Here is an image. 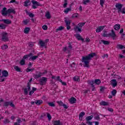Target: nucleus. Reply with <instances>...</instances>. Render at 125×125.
<instances>
[{
    "instance_id": "f257e3e1",
    "label": "nucleus",
    "mask_w": 125,
    "mask_h": 125,
    "mask_svg": "<svg viewBox=\"0 0 125 125\" xmlns=\"http://www.w3.org/2000/svg\"><path fill=\"white\" fill-rule=\"evenodd\" d=\"M96 53L92 52L87 56H84L82 57V62L84 63L83 67L89 68V61L93 58L94 56H97Z\"/></svg>"
},
{
    "instance_id": "f03ea898",
    "label": "nucleus",
    "mask_w": 125,
    "mask_h": 125,
    "mask_svg": "<svg viewBox=\"0 0 125 125\" xmlns=\"http://www.w3.org/2000/svg\"><path fill=\"white\" fill-rule=\"evenodd\" d=\"M7 10V8L6 7H4L3 9H2V15L3 16H6L7 14H10V13H13V14H15L16 13V11H14V9L13 8L8 9Z\"/></svg>"
},
{
    "instance_id": "7ed1b4c3",
    "label": "nucleus",
    "mask_w": 125,
    "mask_h": 125,
    "mask_svg": "<svg viewBox=\"0 0 125 125\" xmlns=\"http://www.w3.org/2000/svg\"><path fill=\"white\" fill-rule=\"evenodd\" d=\"M33 56V53H30L29 54L25 55L23 57V58L21 60L20 62V64L21 65V66H23V65H25V60L28 59L29 57H30V56Z\"/></svg>"
},
{
    "instance_id": "20e7f679",
    "label": "nucleus",
    "mask_w": 125,
    "mask_h": 125,
    "mask_svg": "<svg viewBox=\"0 0 125 125\" xmlns=\"http://www.w3.org/2000/svg\"><path fill=\"white\" fill-rule=\"evenodd\" d=\"M32 81H33V78H31L29 80V82L27 83V88H25L24 89V92L25 95H27V94H28V91H30L31 90V83L32 82Z\"/></svg>"
},
{
    "instance_id": "39448f33",
    "label": "nucleus",
    "mask_w": 125,
    "mask_h": 125,
    "mask_svg": "<svg viewBox=\"0 0 125 125\" xmlns=\"http://www.w3.org/2000/svg\"><path fill=\"white\" fill-rule=\"evenodd\" d=\"M1 40L3 42H8V41H9V39H8V33L6 32H2Z\"/></svg>"
},
{
    "instance_id": "423d86ee",
    "label": "nucleus",
    "mask_w": 125,
    "mask_h": 125,
    "mask_svg": "<svg viewBox=\"0 0 125 125\" xmlns=\"http://www.w3.org/2000/svg\"><path fill=\"white\" fill-rule=\"evenodd\" d=\"M2 106L5 108H7L8 106H11V107H12L13 108L15 107V105L13 104V103L11 102H5L3 103Z\"/></svg>"
},
{
    "instance_id": "0eeeda50",
    "label": "nucleus",
    "mask_w": 125,
    "mask_h": 125,
    "mask_svg": "<svg viewBox=\"0 0 125 125\" xmlns=\"http://www.w3.org/2000/svg\"><path fill=\"white\" fill-rule=\"evenodd\" d=\"M31 2L33 4L32 8L33 9H36V8H37V6H42V4H41L40 2H38V1L35 0H32Z\"/></svg>"
},
{
    "instance_id": "6e6552de",
    "label": "nucleus",
    "mask_w": 125,
    "mask_h": 125,
    "mask_svg": "<svg viewBox=\"0 0 125 125\" xmlns=\"http://www.w3.org/2000/svg\"><path fill=\"white\" fill-rule=\"evenodd\" d=\"M39 82L41 85H44L46 84V82H47V78L42 77V79L39 80Z\"/></svg>"
},
{
    "instance_id": "1a4fd4ad",
    "label": "nucleus",
    "mask_w": 125,
    "mask_h": 125,
    "mask_svg": "<svg viewBox=\"0 0 125 125\" xmlns=\"http://www.w3.org/2000/svg\"><path fill=\"white\" fill-rule=\"evenodd\" d=\"M88 83H89V84H94V83H96V84H100L101 83V81L100 79H96L95 81H88Z\"/></svg>"
},
{
    "instance_id": "9d476101",
    "label": "nucleus",
    "mask_w": 125,
    "mask_h": 125,
    "mask_svg": "<svg viewBox=\"0 0 125 125\" xmlns=\"http://www.w3.org/2000/svg\"><path fill=\"white\" fill-rule=\"evenodd\" d=\"M115 7L118 10V13H120L122 10V8H123V4L120 3H117L115 5Z\"/></svg>"
},
{
    "instance_id": "9b49d317",
    "label": "nucleus",
    "mask_w": 125,
    "mask_h": 125,
    "mask_svg": "<svg viewBox=\"0 0 125 125\" xmlns=\"http://www.w3.org/2000/svg\"><path fill=\"white\" fill-rule=\"evenodd\" d=\"M74 37L78 40V41H82L83 42H84V39L82 37L81 35L79 34H77L74 35Z\"/></svg>"
},
{
    "instance_id": "f8f14e48",
    "label": "nucleus",
    "mask_w": 125,
    "mask_h": 125,
    "mask_svg": "<svg viewBox=\"0 0 125 125\" xmlns=\"http://www.w3.org/2000/svg\"><path fill=\"white\" fill-rule=\"evenodd\" d=\"M110 83L112 86V87H116V86L118 85V82H117V80L116 79H112L110 81Z\"/></svg>"
},
{
    "instance_id": "ddd939ff",
    "label": "nucleus",
    "mask_w": 125,
    "mask_h": 125,
    "mask_svg": "<svg viewBox=\"0 0 125 125\" xmlns=\"http://www.w3.org/2000/svg\"><path fill=\"white\" fill-rule=\"evenodd\" d=\"M112 33H109V36L111 37L113 40H116V33H115V31H114V29L111 30Z\"/></svg>"
},
{
    "instance_id": "4468645a",
    "label": "nucleus",
    "mask_w": 125,
    "mask_h": 125,
    "mask_svg": "<svg viewBox=\"0 0 125 125\" xmlns=\"http://www.w3.org/2000/svg\"><path fill=\"white\" fill-rule=\"evenodd\" d=\"M104 28H105V26H99L97 28L96 30V33H100V32H101L102 31H103V30L104 29Z\"/></svg>"
},
{
    "instance_id": "2eb2a0df",
    "label": "nucleus",
    "mask_w": 125,
    "mask_h": 125,
    "mask_svg": "<svg viewBox=\"0 0 125 125\" xmlns=\"http://www.w3.org/2000/svg\"><path fill=\"white\" fill-rule=\"evenodd\" d=\"M33 55H34V54H32V56L29 57L30 58L29 60H32V61H34V60H36V59H37V58H38L39 56H40V54H38L37 56H33Z\"/></svg>"
},
{
    "instance_id": "dca6fc26",
    "label": "nucleus",
    "mask_w": 125,
    "mask_h": 125,
    "mask_svg": "<svg viewBox=\"0 0 125 125\" xmlns=\"http://www.w3.org/2000/svg\"><path fill=\"white\" fill-rule=\"evenodd\" d=\"M71 104H75L77 102V99L74 97H71L69 100Z\"/></svg>"
},
{
    "instance_id": "f3484780",
    "label": "nucleus",
    "mask_w": 125,
    "mask_h": 125,
    "mask_svg": "<svg viewBox=\"0 0 125 125\" xmlns=\"http://www.w3.org/2000/svg\"><path fill=\"white\" fill-rule=\"evenodd\" d=\"M75 32H79V33H82V28L79 27V26L76 25L74 28Z\"/></svg>"
},
{
    "instance_id": "a211bd4d",
    "label": "nucleus",
    "mask_w": 125,
    "mask_h": 125,
    "mask_svg": "<svg viewBox=\"0 0 125 125\" xmlns=\"http://www.w3.org/2000/svg\"><path fill=\"white\" fill-rule=\"evenodd\" d=\"M100 105H101V106H109V103L102 101L100 102Z\"/></svg>"
},
{
    "instance_id": "6ab92c4d",
    "label": "nucleus",
    "mask_w": 125,
    "mask_h": 125,
    "mask_svg": "<svg viewBox=\"0 0 125 125\" xmlns=\"http://www.w3.org/2000/svg\"><path fill=\"white\" fill-rule=\"evenodd\" d=\"M1 73L2 76L4 77L5 78L8 77V72L7 70H2Z\"/></svg>"
},
{
    "instance_id": "aec40b11",
    "label": "nucleus",
    "mask_w": 125,
    "mask_h": 125,
    "mask_svg": "<svg viewBox=\"0 0 125 125\" xmlns=\"http://www.w3.org/2000/svg\"><path fill=\"white\" fill-rule=\"evenodd\" d=\"M65 20H64V22L66 24V26H68V25H71V22L72 21L71 20H67L68 19V18H64Z\"/></svg>"
},
{
    "instance_id": "412c9836",
    "label": "nucleus",
    "mask_w": 125,
    "mask_h": 125,
    "mask_svg": "<svg viewBox=\"0 0 125 125\" xmlns=\"http://www.w3.org/2000/svg\"><path fill=\"white\" fill-rule=\"evenodd\" d=\"M85 115V113L84 112H82L79 114V120L80 121H83V116Z\"/></svg>"
},
{
    "instance_id": "4be33fe9",
    "label": "nucleus",
    "mask_w": 125,
    "mask_h": 125,
    "mask_svg": "<svg viewBox=\"0 0 125 125\" xmlns=\"http://www.w3.org/2000/svg\"><path fill=\"white\" fill-rule=\"evenodd\" d=\"M3 22L4 23V24H6L7 25H9L11 24V23H12V21H11L8 19H6V20L4 19Z\"/></svg>"
},
{
    "instance_id": "5701e85b",
    "label": "nucleus",
    "mask_w": 125,
    "mask_h": 125,
    "mask_svg": "<svg viewBox=\"0 0 125 125\" xmlns=\"http://www.w3.org/2000/svg\"><path fill=\"white\" fill-rule=\"evenodd\" d=\"M39 44H40L42 47H43V46H46L47 43L42 41L41 40L39 41Z\"/></svg>"
},
{
    "instance_id": "b1692460",
    "label": "nucleus",
    "mask_w": 125,
    "mask_h": 125,
    "mask_svg": "<svg viewBox=\"0 0 125 125\" xmlns=\"http://www.w3.org/2000/svg\"><path fill=\"white\" fill-rule=\"evenodd\" d=\"M70 4L69 8H66V9L64 10V13L67 14L69 12V11H72V6Z\"/></svg>"
},
{
    "instance_id": "393cba45",
    "label": "nucleus",
    "mask_w": 125,
    "mask_h": 125,
    "mask_svg": "<svg viewBox=\"0 0 125 125\" xmlns=\"http://www.w3.org/2000/svg\"><path fill=\"white\" fill-rule=\"evenodd\" d=\"M103 32L104 33L102 35V37H104V38H108L110 37V35H109V34H107V31L106 30H104Z\"/></svg>"
},
{
    "instance_id": "a878e982",
    "label": "nucleus",
    "mask_w": 125,
    "mask_h": 125,
    "mask_svg": "<svg viewBox=\"0 0 125 125\" xmlns=\"http://www.w3.org/2000/svg\"><path fill=\"white\" fill-rule=\"evenodd\" d=\"M35 103L36 104V105H37V106H39L41 105V104H42V100H36L35 101Z\"/></svg>"
},
{
    "instance_id": "bb28decb",
    "label": "nucleus",
    "mask_w": 125,
    "mask_h": 125,
    "mask_svg": "<svg viewBox=\"0 0 125 125\" xmlns=\"http://www.w3.org/2000/svg\"><path fill=\"white\" fill-rule=\"evenodd\" d=\"M24 6H28V5L31 4V1L30 0H26L24 2Z\"/></svg>"
},
{
    "instance_id": "cd10ccee",
    "label": "nucleus",
    "mask_w": 125,
    "mask_h": 125,
    "mask_svg": "<svg viewBox=\"0 0 125 125\" xmlns=\"http://www.w3.org/2000/svg\"><path fill=\"white\" fill-rule=\"evenodd\" d=\"M114 29L116 31L120 30V29H121V25H120L119 24H115L114 26Z\"/></svg>"
},
{
    "instance_id": "c85d7f7f",
    "label": "nucleus",
    "mask_w": 125,
    "mask_h": 125,
    "mask_svg": "<svg viewBox=\"0 0 125 125\" xmlns=\"http://www.w3.org/2000/svg\"><path fill=\"white\" fill-rule=\"evenodd\" d=\"M93 119V115H90L86 117L85 120L86 122H90L89 121H91Z\"/></svg>"
},
{
    "instance_id": "c756f323",
    "label": "nucleus",
    "mask_w": 125,
    "mask_h": 125,
    "mask_svg": "<svg viewBox=\"0 0 125 125\" xmlns=\"http://www.w3.org/2000/svg\"><path fill=\"white\" fill-rule=\"evenodd\" d=\"M41 76H42V72H39V74L38 75L35 74L33 75L34 78L36 80L37 79H39V78H41Z\"/></svg>"
},
{
    "instance_id": "7c9ffc66",
    "label": "nucleus",
    "mask_w": 125,
    "mask_h": 125,
    "mask_svg": "<svg viewBox=\"0 0 125 125\" xmlns=\"http://www.w3.org/2000/svg\"><path fill=\"white\" fill-rule=\"evenodd\" d=\"M31 29L29 27H25L24 30V34H29Z\"/></svg>"
},
{
    "instance_id": "2f4dec72",
    "label": "nucleus",
    "mask_w": 125,
    "mask_h": 125,
    "mask_svg": "<svg viewBox=\"0 0 125 125\" xmlns=\"http://www.w3.org/2000/svg\"><path fill=\"white\" fill-rule=\"evenodd\" d=\"M101 42H103L104 44L108 45V44H110V42L108 41H105V40H101Z\"/></svg>"
},
{
    "instance_id": "473e14b6",
    "label": "nucleus",
    "mask_w": 125,
    "mask_h": 125,
    "mask_svg": "<svg viewBox=\"0 0 125 125\" xmlns=\"http://www.w3.org/2000/svg\"><path fill=\"white\" fill-rule=\"evenodd\" d=\"M85 24V22H80L79 23L77 26H78V27L79 28H80L81 29H82V28H83V26H84Z\"/></svg>"
},
{
    "instance_id": "72a5a7b5",
    "label": "nucleus",
    "mask_w": 125,
    "mask_h": 125,
    "mask_svg": "<svg viewBox=\"0 0 125 125\" xmlns=\"http://www.w3.org/2000/svg\"><path fill=\"white\" fill-rule=\"evenodd\" d=\"M73 81H74V82H80V77L75 76L74 77H73Z\"/></svg>"
},
{
    "instance_id": "f704fd0d",
    "label": "nucleus",
    "mask_w": 125,
    "mask_h": 125,
    "mask_svg": "<svg viewBox=\"0 0 125 125\" xmlns=\"http://www.w3.org/2000/svg\"><path fill=\"white\" fill-rule=\"evenodd\" d=\"M45 16L46 17L47 19H50L51 18V17L50 16V13H49V12H47Z\"/></svg>"
},
{
    "instance_id": "c9c22d12",
    "label": "nucleus",
    "mask_w": 125,
    "mask_h": 125,
    "mask_svg": "<svg viewBox=\"0 0 125 125\" xmlns=\"http://www.w3.org/2000/svg\"><path fill=\"white\" fill-rule=\"evenodd\" d=\"M64 29H65V27L61 26L58 27V28H57L56 30V32H58V31H62V30H64Z\"/></svg>"
},
{
    "instance_id": "e433bc0d",
    "label": "nucleus",
    "mask_w": 125,
    "mask_h": 125,
    "mask_svg": "<svg viewBox=\"0 0 125 125\" xmlns=\"http://www.w3.org/2000/svg\"><path fill=\"white\" fill-rule=\"evenodd\" d=\"M14 68L15 69V70H16V71H17V72H21V68L19 67L18 66H15L14 67Z\"/></svg>"
},
{
    "instance_id": "4c0bfd02",
    "label": "nucleus",
    "mask_w": 125,
    "mask_h": 125,
    "mask_svg": "<svg viewBox=\"0 0 125 125\" xmlns=\"http://www.w3.org/2000/svg\"><path fill=\"white\" fill-rule=\"evenodd\" d=\"M3 122L4 124V125H6L7 124H9V123H10V121H9V120L8 119H5V120H3Z\"/></svg>"
},
{
    "instance_id": "58836bf2",
    "label": "nucleus",
    "mask_w": 125,
    "mask_h": 125,
    "mask_svg": "<svg viewBox=\"0 0 125 125\" xmlns=\"http://www.w3.org/2000/svg\"><path fill=\"white\" fill-rule=\"evenodd\" d=\"M111 94L113 96H115L116 94H117V90L116 89H113L112 91H111Z\"/></svg>"
},
{
    "instance_id": "ea45409f",
    "label": "nucleus",
    "mask_w": 125,
    "mask_h": 125,
    "mask_svg": "<svg viewBox=\"0 0 125 125\" xmlns=\"http://www.w3.org/2000/svg\"><path fill=\"white\" fill-rule=\"evenodd\" d=\"M82 2L83 4H87L90 2V0H83Z\"/></svg>"
},
{
    "instance_id": "a19ab883",
    "label": "nucleus",
    "mask_w": 125,
    "mask_h": 125,
    "mask_svg": "<svg viewBox=\"0 0 125 125\" xmlns=\"http://www.w3.org/2000/svg\"><path fill=\"white\" fill-rule=\"evenodd\" d=\"M34 70H35V68L30 69V67H28L26 69V71L27 73H29V72H33L34 71Z\"/></svg>"
},
{
    "instance_id": "79ce46f5",
    "label": "nucleus",
    "mask_w": 125,
    "mask_h": 125,
    "mask_svg": "<svg viewBox=\"0 0 125 125\" xmlns=\"http://www.w3.org/2000/svg\"><path fill=\"white\" fill-rule=\"evenodd\" d=\"M48 105L51 107H55V104L53 102L48 103Z\"/></svg>"
},
{
    "instance_id": "37998d69",
    "label": "nucleus",
    "mask_w": 125,
    "mask_h": 125,
    "mask_svg": "<svg viewBox=\"0 0 125 125\" xmlns=\"http://www.w3.org/2000/svg\"><path fill=\"white\" fill-rule=\"evenodd\" d=\"M6 28V25L4 24H0V29H5Z\"/></svg>"
},
{
    "instance_id": "c03bdc74",
    "label": "nucleus",
    "mask_w": 125,
    "mask_h": 125,
    "mask_svg": "<svg viewBox=\"0 0 125 125\" xmlns=\"http://www.w3.org/2000/svg\"><path fill=\"white\" fill-rule=\"evenodd\" d=\"M118 48H119L120 49H123V48H125V46L122 45V44H118L117 45Z\"/></svg>"
},
{
    "instance_id": "a18cd8bd",
    "label": "nucleus",
    "mask_w": 125,
    "mask_h": 125,
    "mask_svg": "<svg viewBox=\"0 0 125 125\" xmlns=\"http://www.w3.org/2000/svg\"><path fill=\"white\" fill-rule=\"evenodd\" d=\"M1 48L2 49V50H4L7 49V48H8V46H7V45H4L3 46H1Z\"/></svg>"
},
{
    "instance_id": "49530a36",
    "label": "nucleus",
    "mask_w": 125,
    "mask_h": 125,
    "mask_svg": "<svg viewBox=\"0 0 125 125\" xmlns=\"http://www.w3.org/2000/svg\"><path fill=\"white\" fill-rule=\"evenodd\" d=\"M47 117L48 118V121H50L52 118L50 114H49V113H47Z\"/></svg>"
},
{
    "instance_id": "de8ad7c7",
    "label": "nucleus",
    "mask_w": 125,
    "mask_h": 125,
    "mask_svg": "<svg viewBox=\"0 0 125 125\" xmlns=\"http://www.w3.org/2000/svg\"><path fill=\"white\" fill-rule=\"evenodd\" d=\"M104 2H105V0H100V3L102 7H103V5L104 4Z\"/></svg>"
},
{
    "instance_id": "09e8293b",
    "label": "nucleus",
    "mask_w": 125,
    "mask_h": 125,
    "mask_svg": "<svg viewBox=\"0 0 125 125\" xmlns=\"http://www.w3.org/2000/svg\"><path fill=\"white\" fill-rule=\"evenodd\" d=\"M23 22L24 25H28V23L29 22H30V20L26 19L25 20H24Z\"/></svg>"
},
{
    "instance_id": "8fccbe9b",
    "label": "nucleus",
    "mask_w": 125,
    "mask_h": 125,
    "mask_svg": "<svg viewBox=\"0 0 125 125\" xmlns=\"http://www.w3.org/2000/svg\"><path fill=\"white\" fill-rule=\"evenodd\" d=\"M4 80H5L4 76H3V75H2L0 77V82H4Z\"/></svg>"
},
{
    "instance_id": "3c124183",
    "label": "nucleus",
    "mask_w": 125,
    "mask_h": 125,
    "mask_svg": "<svg viewBox=\"0 0 125 125\" xmlns=\"http://www.w3.org/2000/svg\"><path fill=\"white\" fill-rule=\"evenodd\" d=\"M106 88L104 87V86H101L100 87V91H104V89H105Z\"/></svg>"
},
{
    "instance_id": "603ef678",
    "label": "nucleus",
    "mask_w": 125,
    "mask_h": 125,
    "mask_svg": "<svg viewBox=\"0 0 125 125\" xmlns=\"http://www.w3.org/2000/svg\"><path fill=\"white\" fill-rule=\"evenodd\" d=\"M57 103H58V104H59L60 106H63L64 104L63 102H62V101H61L57 102Z\"/></svg>"
},
{
    "instance_id": "864d4df0",
    "label": "nucleus",
    "mask_w": 125,
    "mask_h": 125,
    "mask_svg": "<svg viewBox=\"0 0 125 125\" xmlns=\"http://www.w3.org/2000/svg\"><path fill=\"white\" fill-rule=\"evenodd\" d=\"M114 78H115V79H118V80H120V79H121V77L117 75H114Z\"/></svg>"
},
{
    "instance_id": "5fc2aeb1",
    "label": "nucleus",
    "mask_w": 125,
    "mask_h": 125,
    "mask_svg": "<svg viewBox=\"0 0 125 125\" xmlns=\"http://www.w3.org/2000/svg\"><path fill=\"white\" fill-rule=\"evenodd\" d=\"M28 46L30 47H33L34 46V43L33 42H30L28 43Z\"/></svg>"
},
{
    "instance_id": "6e6d98bb",
    "label": "nucleus",
    "mask_w": 125,
    "mask_h": 125,
    "mask_svg": "<svg viewBox=\"0 0 125 125\" xmlns=\"http://www.w3.org/2000/svg\"><path fill=\"white\" fill-rule=\"evenodd\" d=\"M64 3L63 4V7L64 8H65V7H67V5H68V3H67V0H64Z\"/></svg>"
},
{
    "instance_id": "4d7b16f0",
    "label": "nucleus",
    "mask_w": 125,
    "mask_h": 125,
    "mask_svg": "<svg viewBox=\"0 0 125 125\" xmlns=\"http://www.w3.org/2000/svg\"><path fill=\"white\" fill-rule=\"evenodd\" d=\"M78 13H75L72 15V18H77L78 17Z\"/></svg>"
},
{
    "instance_id": "13d9d810",
    "label": "nucleus",
    "mask_w": 125,
    "mask_h": 125,
    "mask_svg": "<svg viewBox=\"0 0 125 125\" xmlns=\"http://www.w3.org/2000/svg\"><path fill=\"white\" fill-rule=\"evenodd\" d=\"M28 15H29V17H31V18H33V17H35V15H34L32 13H28Z\"/></svg>"
},
{
    "instance_id": "bf43d9fd",
    "label": "nucleus",
    "mask_w": 125,
    "mask_h": 125,
    "mask_svg": "<svg viewBox=\"0 0 125 125\" xmlns=\"http://www.w3.org/2000/svg\"><path fill=\"white\" fill-rule=\"evenodd\" d=\"M122 14H125V8H123L122 9H121V11H120Z\"/></svg>"
},
{
    "instance_id": "052dcab7",
    "label": "nucleus",
    "mask_w": 125,
    "mask_h": 125,
    "mask_svg": "<svg viewBox=\"0 0 125 125\" xmlns=\"http://www.w3.org/2000/svg\"><path fill=\"white\" fill-rule=\"evenodd\" d=\"M42 28L43 30H44L45 31L46 30H47V25H44L42 26Z\"/></svg>"
},
{
    "instance_id": "680f3d73",
    "label": "nucleus",
    "mask_w": 125,
    "mask_h": 125,
    "mask_svg": "<svg viewBox=\"0 0 125 125\" xmlns=\"http://www.w3.org/2000/svg\"><path fill=\"white\" fill-rule=\"evenodd\" d=\"M94 119H95V120L99 121V120H100V117H99V115H98L97 116H95Z\"/></svg>"
},
{
    "instance_id": "e2e57ef3",
    "label": "nucleus",
    "mask_w": 125,
    "mask_h": 125,
    "mask_svg": "<svg viewBox=\"0 0 125 125\" xmlns=\"http://www.w3.org/2000/svg\"><path fill=\"white\" fill-rule=\"evenodd\" d=\"M107 110L108 111H109V112H114V109H113V108L111 107H108Z\"/></svg>"
},
{
    "instance_id": "0e129e2a",
    "label": "nucleus",
    "mask_w": 125,
    "mask_h": 125,
    "mask_svg": "<svg viewBox=\"0 0 125 125\" xmlns=\"http://www.w3.org/2000/svg\"><path fill=\"white\" fill-rule=\"evenodd\" d=\"M93 123V122H90V121H87V122H86V124H87V125H92Z\"/></svg>"
},
{
    "instance_id": "69168bd1",
    "label": "nucleus",
    "mask_w": 125,
    "mask_h": 125,
    "mask_svg": "<svg viewBox=\"0 0 125 125\" xmlns=\"http://www.w3.org/2000/svg\"><path fill=\"white\" fill-rule=\"evenodd\" d=\"M66 50L67 51H68V52H70V50L69 49L67 48V47H64L63 49V51H66Z\"/></svg>"
},
{
    "instance_id": "338daca9",
    "label": "nucleus",
    "mask_w": 125,
    "mask_h": 125,
    "mask_svg": "<svg viewBox=\"0 0 125 125\" xmlns=\"http://www.w3.org/2000/svg\"><path fill=\"white\" fill-rule=\"evenodd\" d=\"M57 81H59V82H60V83H62V80H61V79H60V76L57 77Z\"/></svg>"
},
{
    "instance_id": "774afa93",
    "label": "nucleus",
    "mask_w": 125,
    "mask_h": 125,
    "mask_svg": "<svg viewBox=\"0 0 125 125\" xmlns=\"http://www.w3.org/2000/svg\"><path fill=\"white\" fill-rule=\"evenodd\" d=\"M72 48H73V47H72V45L69 43V45L68 46V49L71 51V50H72Z\"/></svg>"
}]
</instances>
